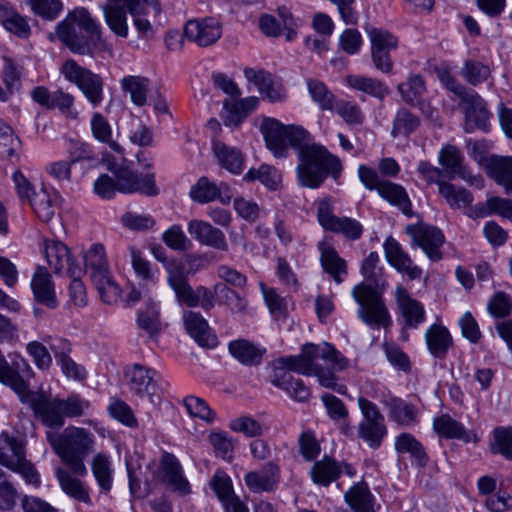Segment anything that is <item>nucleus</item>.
Segmentation results:
<instances>
[{
  "mask_svg": "<svg viewBox=\"0 0 512 512\" xmlns=\"http://www.w3.org/2000/svg\"><path fill=\"white\" fill-rule=\"evenodd\" d=\"M183 321L188 334L204 348H215L218 339L208 325L206 319L199 313L194 311H185L183 313Z\"/></svg>",
  "mask_w": 512,
  "mask_h": 512,
  "instance_id": "cd10ccee",
  "label": "nucleus"
},
{
  "mask_svg": "<svg viewBox=\"0 0 512 512\" xmlns=\"http://www.w3.org/2000/svg\"><path fill=\"white\" fill-rule=\"evenodd\" d=\"M425 340L429 352L438 359L445 358L453 344L449 330L441 324L431 325L425 333Z\"/></svg>",
  "mask_w": 512,
  "mask_h": 512,
  "instance_id": "4c0bfd02",
  "label": "nucleus"
},
{
  "mask_svg": "<svg viewBox=\"0 0 512 512\" xmlns=\"http://www.w3.org/2000/svg\"><path fill=\"white\" fill-rule=\"evenodd\" d=\"M244 75L249 82L257 86L260 94L270 102L284 99L285 91L282 85L273 79V76L264 70L245 68Z\"/></svg>",
  "mask_w": 512,
  "mask_h": 512,
  "instance_id": "c756f323",
  "label": "nucleus"
},
{
  "mask_svg": "<svg viewBox=\"0 0 512 512\" xmlns=\"http://www.w3.org/2000/svg\"><path fill=\"white\" fill-rule=\"evenodd\" d=\"M60 73L75 84L92 107H98L103 99V80L100 75L79 65L74 59H67L60 67Z\"/></svg>",
  "mask_w": 512,
  "mask_h": 512,
  "instance_id": "9d476101",
  "label": "nucleus"
},
{
  "mask_svg": "<svg viewBox=\"0 0 512 512\" xmlns=\"http://www.w3.org/2000/svg\"><path fill=\"white\" fill-rule=\"evenodd\" d=\"M101 300L107 304L116 303L121 295V289L112 279L110 273L92 280Z\"/></svg>",
  "mask_w": 512,
  "mask_h": 512,
  "instance_id": "0e129e2a",
  "label": "nucleus"
},
{
  "mask_svg": "<svg viewBox=\"0 0 512 512\" xmlns=\"http://www.w3.org/2000/svg\"><path fill=\"white\" fill-rule=\"evenodd\" d=\"M317 218L325 230L340 233L349 240H358L362 236L363 227L360 222L348 217L335 216L326 201L319 203Z\"/></svg>",
  "mask_w": 512,
  "mask_h": 512,
  "instance_id": "2eb2a0df",
  "label": "nucleus"
},
{
  "mask_svg": "<svg viewBox=\"0 0 512 512\" xmlns=\"http://www.w3.org/2000/svg\"><path fill=\"white\" fill-rule=\"evenodd\" d=\"M382 403L388 409L390 420L398 425L412 427L418 423V409L413 404L396 396H388Z\"/></svg>",
  "mask_w": 512,
  "mask_h": 512,
  "instance_id": "2f4dec72",
  "label": "nucleus"
},
{
  "mask_svg": "<svg viewBox=\"0 0 512 512\" xmlns=\"http://www.w3.org/2000/svg\"><path fill=\"white\" fill-rule=\"evenodd\" d=\"M347 84L358 91L364 92L377 99H384L390 93L389 87L377 78L360 75L347 76Z\"/></svg>",
  "mask_w": 512,
  "mask_h": 512,
  "instance_id": "c03bdc74",
  "label": "nucleus"
},
{
  "mask_svg": "<svg viewBox=\"0 0 512 512\" xmlns=\"http://www.w3.org/2000/svg\"><path fill=\"white\" fill-rule=\"evenodd\" d=\"M217 196H219L217 185L210 182L207 177H201L190 190L192 200L201 204L217 200Z\"/></svg>",
  "mask_w": 512,
  "mask_h": 512,
  "instance_id": "69168bd1",
  "label": "nucleus"
},
{
  "mask_svg": "<svg viewBox=\"0 0 512 512\" xmlns=\"http://www.w3.org/2000/svg\"><path fill=\"white\" fill-rule=\"evenodd\" d=\"M486 171L494 181L512 194V162H486Z\"/></svg>",
  "mask_w": 512,
  "mask_h": 512,
  "instance_id": "680f3d73",
  "label": "nucleus"
},
{
  "mask_svg": "<svg viewBox=\"0 0 512 512\" xmlns=\"http://www.w3.org/2000/svg\"><path fill=\"white\" fill-rule=\"evenodd\" d=\"M120 83L122 90L130 94L133 104L139 107L147 104V92L150 85L148 78L129 75L125 76Z\"/></svg>",
  "mask_w": 512,
  "mask_h": 512,
  "instance_id": "3c124183",
  "label": "nucleus"
},
{
  "mask_svg": "<svg viewBox=\"0 0 512 512\" xmlns=\"http://www.w3.org/2000/svg\"><path fill=\"white\" fill-rule=\"evenodd\" d=\"M91 130L93 136L100 142L107 143L115 152L122 154V147L112 140V129L105 117L96 112L91 119Z\"/></svg>",
  "mask_w": 512,
  "mask_h": 512,
  "instance_id": "13d9d810",
  "label": "nucleus"
},
{
  "mask_svg": "<svg viewBox=\"0 0 512 512\" xmlns=\"http://www.w3.org/2000/svg\"><path fill=\"white\" fill-rule=\"evenodd\" d=\"M307 86L310 96L322 110H331L334 108L335 97L323 82L310 79L307 81Z\"/></svg>",
  "mask_w": 512,
  "mask_h": 512,
  "instance_id": "338daca9",
  "label": "nucleus"
},
{
  "mask_svg": "<svg viewBox=\"0 0 512 512\" xmlns=\"http://www.w3.org/2000/svg\"><path fill=\"white\" fill-rule=\"evenodd\" d=\"M167 281L175 293L177 302L187 307H201L204 311H210L215 306L213 291L199 285L195 289L189 284L188 278L183 272V267L178 266L168 269Z\"/></svg>",
  "mask_w": 512,
  "mask_h": 512,
  "instance_id": "6e6552de",
  "label": "nucleus"
},
{
  "mask_svg": "<svg viewBox=\"0 0 512 512\" xmlns=\"http://www.w3.org/2000/svg\"><path fill=\"white\" fill-rule=\"evenodd\" d=\"M55 476L61 490L68 497L75 501L84 503L87 506H93L89 487L85 482L78 478L80 475L73 473L69 468L65 469L57 467L55 469Z\"/></svg>",
  "mask_w": 512,
  "mask_h": 512,
  "instance_id": "a878e982",
  "label": "nucleus"
},
{
  "mask_svg": "<svg viewBox=\"0 0 512 512\" xmlns=\"http://www.w3.org/2000/svg\"><path fill=\"white\" fill-rule=\"evenodd\" d=\"M159 480L168 485L172 491L180 495H187L191 492V487L184 476L182 466L175 455L169 452H163L159 461L158 469Z\"/></svg>",
  "mask_w": 512,
  "mask_h": 512,
  "instance_id": "f3484780",
  "label": "nucleus"
},
{
  "mask_svg": "<svg viewBox=\"0 0 512 512\" xmlns=\"http://www.w3.org/2000/svg\"><path fill=\"white\" fill-rule=\"evenodd\" d=\"M0 23L3 28L21 39H27L31 35V27L12 4L6 0H0Z\"/></svg>",
  "mask_w": 512,
  "mask_h": 512,
  "instance_id": "72a5a7b5",
  "label": "nucleus"
},
{
  "mask_svg": "<svg viewBox=\"0 0 512 512\" xmlns=\"http://www.w3.org/2000/svg\"><path fill=\"white\" fill-rule=\"evenodd\" d=\"M230 354L246 366H257L261 363L265 350H262L247 340L231 341L228 345Z\"/></svg>",
  "mask_w": 512,
  "mask_h": 512,
  "instance_id": "a19ab883",
  "label": "nucleus"
},
{
  "mask_svg": "<svg viewBox=\"0 0 512 512\" xmlns=\"http://www.w3.org/2000/svg\"><path fill=\"white\" fill-rule=\"evenodd\" d=\"M22 145L19 138L13 135L12 129L0 119V158H19Z\"/></svg>",
  "mask_w": 512,
  "mask_h": 512,
  "instance_id": "6e6d98bb",
  "label": "nucleus"
},
{
  "mask_svg": "<svg viewBox=\"0 0 512 512\" xmlns=\"http://www.w3.org/2000/svg\"><path fill=\"white\" fill-rule=\"evenodd\" d=\"M397 90L406 104L417 105L426 91L425 80L420 74L410 73L404 82L398 84Z\"/></svg>",
  "mask_w": 512,
  "mask_h": 512,
  "instance_id": "49530a36",
  "label": "nucleus"
},
{
  "mask_svg": "<svg viewBox=\"0 0 512 512\" xmlns=\"http://www.w3.org/2000/svg\"><path fill=\"white\" fill-rule=\"evenodd\" d=\"M244 481L253 493L272 492L280 481V468L275 462L269 461L260 470L248 472Z\"/></svg>",
  "mask_w": 512,
  "mask_h": 512,
  "instance_id": "b1692460",
  "label": "nucleus"
},
{
  "mask_svg": "<svg viewBox=\"0 0 512 512\" xmlns=\"http://www.w3.org/2000/svg\"><path fill=\"white\" fill-rule=\"evenodd\" d=\"M31 11L45 21H54L63 11L62 0H27Z\"/></svg>",
  "mask_w": 512,
  "mask_h": 512,
  "instance_id": "052dcab7",
  "label": "nucleus"
},
{
  "mask_svg": "<svg viewBox=\"0 0 512 512\" xmlns=\"http://www.w3.org/2000/svg\"><path fill=\"white\" fill-rule=\"evenodd\" d=\"M365 30L371 42V50L392 51L397 49L398 39L389 31L372 26H366Z\"/></svg>",
  "mask_w": 512,
  "mask_h": 512,
  "instance_id": "e2e57ef3",
  "label": "nucleus"
},
{
  "mask_svg": "<svg viewBox=\"0 0 512 512\" xmlns=\"http://www.w3.org/2000/svg\"><path fill=\"white\" fill-rule=\"evenodd\" d=\"M244 75L249 82L257 86L260 94L270 102L284 99L285 91L282 85L273 79V76L264 70L245 68Z\"/></svg>",
  "mask_w": 512,
  "mask_h": 512,
  "instance_id": "7c9ffc66",
  "label": "nucleus"
},
{
  "mask_svg": "<svg viewBox=\"0 0 512 512\" xmlns=\"http://www.w3.org/2000/svg\"><path fill=\"white\" fill-rule=\"evenodd\" d=\"M56 35L72 53L92 55L104 43L102 27L84 7L70 11L56 26Z\"/></svg>",
  "mask_w": 512,
  "mask_h": 512,
  "instance_id": "7ed1b4c3",
  "label": "nucleus"
},
{
  "mask_svg": "<svg viewBox=\"0 0 512 512\" xmlns=\"http://www.w3.org/2000/svg\"><path fill=\"white\" fill-rule=\"evenodd\" d=\"M352 297L359 305L357 316L366 325L386 328L392 324L384 299L375 288L365 283L357 284L352 289Z\"/></svg>",
  "mask_w": 512,
  "mask_h": 512,
  "instance_id": "423d86ee",
  "label": "nucleus"
},
{
  "mask_svg": "<svg viewBox=\"0 0 512 512\" xmlns=\"http://www.w3.org/2000/svg\"><path fill=\"white\" fill-rule=\"evenodd\" d=\"M243 180H259L268 189L275 191L281 186L282 176L274 166L262 164L259 169H249V171L244 175Z\"/></svg>",
  "mask_w": 512,
  "mask_h": 512,
  "instance_id": "5fc2aeb1",
  "label": "nucleus"
},
{
  "mask_svg": "<svg viewBox=\"0 0 512 512\" xmlns=\"http://www.w3.org/2000/svg\"><path fill=\"white\" fill-rule=\"evenodd\" d=\"M0 464L20 474L28 484L40 485V475L26 459L23 442L7 432L0 434Z\"/></svg>",
  "mask_w": 512,
  "mask_h": 512,
  "instance_id": "0eeeda50",
  "label": "nucleus"
},
{
  "mask_svg": "<svg viewBox=\"0 0 512 512\" xmlns=\"http://www.w3.org/2000/svg\"><path fill=\"white\" fill-rule=\"evenodd\" d=\"M35 299L48 308L57 307V300L51 276L45 267H38L31 281Z\"/></svg>",
  "mask_w": 512,
  "mask_h": 512,
  "instance_id": "e433bc0d",
  "label": "nucleus"
},
{
  "mask_svg": "<svg viewBox=\"0 0 512 512\" xmlns=\"http://www.w3.org/2000/svg\"><path fill=\"white\" fill-rule=\"evenodd\" d=\"M378 193L390 204L398 207L406 216L411 217L413 215L411 201L402 186L386 181L381 185Z\"/></svg>",
  "mask_w": 512,
  "mask_h": 512,
  "instance_id": "de8ad7c7",
  "label": "nucleus"
},
{
  "mask_svg": "<svg viewBox=\"0 0 512 512\" xmlns=\"http://www.w3.org/2000/svg\"><path fill=\"white\" fill-rule=\"evenodd\" d=\"M341 474V468L336 461L328 457L314 463L311 469V477L314 483L328 486Z\"/></svg>",
  "mask_w": 512,
  "mask_h": 512,
  "instance_id": "864d4df0",
  "label": "nucleus"
},
{
  "mask_svg": "<svg viewBox=\"0 0 512 512\" xmlns=\"http://www.w3.org/2000/svg\"><path fill=\"white\" fill-rule=\"evenodd\" d=\"M107 169L115 176L121 193H140L149 197L159 194L154 174H139L133 168V162H108Z\"/></svg>",
  "mask_w": 512,
  "mask_h": 512,
  "instance_id": "9b49d317",
  "label": "nucleus"
},
{
  "mask_svg": "<svg viewBox=\"0 0 512 512\" xmlns=\"http://www.w3.org/2000/svg\"><path fill=\"white\" fill-rule=\"evenodd\" d=\"M137 325L150 339H156L162 329L159 307L154 302H149L144 310L138 312Z\"/></svg>",
  "mask_w": 512,
  "mask_h": 512,
  "instance_id": "8fccbe9b",
  "label": "nucleus"
},
{
  "mask_svg": "<svg viewBox=\"0 0 512 512\" xmlns=\"http://www.w3.org/2000/svg\"><path fill=\"white\" fill-rule=\"evenodd\" d=\"M349 360L331 344L306 343L299 355L285 356L276 360L275 368L305 376H316L321 386L339 394L346 393V386L338 384L335 373L348 367Z\"/></svg>",
  "mask_w": 512,
  "mask_h": 512,
  "instance_id": "f257e3e1",
  "label": "nucleus"
},
{
  "mask_svg": "<svg viewBox=\"0 0 512 512\" xmlns=\"http://www.w3.org/2000/svg\"><path fill=\"white\" fill-rule=\"evenodd\" d=\"M493 454H500L507 460H512V427H496L493 430V441L490 444Z\"/></svg>",
  "mask_w": 512,
  "mask_h": 512,
  "instance_id": "bf43d9fd",
  "label": "nucleus"
},
{
  "mask_svg": "<svg viewBox=\"0 0 512 512\" xmlns=\"http://www.w3.org/2000/svg\"><path fill=\"white\" fill-rule=\"evenodd\" d=\"M244 75L249 82L257 86L260 94L270 102L284 99L285 91L282 85L273 79V76L264 70L245 68Z\"/></svg>",
  "mask_w": 512,
  "mask_h": 512,
  "instance_id": "c85d7f7f",
  "label": "nucleus"
},
{
  "mask_svg": "<svg viewBox=\"0 0 512 512\" xmlns=\"http://www.w3.org/2000/svg\"><path fill=\"white\" fill-rule=\"evenodd\" d=\"M406 233L411 236L413 245L420 247L431 261L443 258L441 247L445 237L439 228L424 223L412 224L406 227Z\"/></svg>",
  "mask_w": 512,
  "mask_h": 512,
  "instance_id": "4468645a",
  "label": "nucleus"
},
{
  "mask_svg": "<svg viewBox=\"0 0 512 512\" xmlns=\"http://www.w3.org/2000/svg\"><path fill=\"white\" fill-rule=\"evenodd\" d=\"M435 431L449 439H459L466 443L477 442L478 438L472 431L466 428L458 421L454 420L449 415H441L434 420Z\"/></svg>",
  "mask_w": 512,
  "mask_h": 512,
  "instance_id": "58836bf2",
  "label": "nucleus"
},
{
  "mask_svg": "<svg viewBox=\"0 0 512 512\" xmlns=\"http://www.w3.org/2000/svg\"><path fill=\"white\" fill-rule=\"evenodd\" d=\"M420 125L419 118L406 108L397 111L394 120L391 135L393 137H408Z\"/></svg>",
  "mask_w": 512,
  "mask_h": 512,
  "instance_id": "4d7b16f0",
  "label": "nucleus"
},
{
  "mask_svg": "<svg viewBox=\"0 0 512 512\" xmlns=\"http://www.w3.org/2000/svg\"><path fill=\"white\" fill-rule=\"evenodd\" d=\"M87 271H90L91 280L109 274L105 248L102 244H94L84 255Z\"/></svg>",
  "mask_w": 512,
  "mask_h": 512,
  "instance_id": "603ef678",
  "label": "nucleus"
},
{
  "mask_svg": "<svg viewBox=\"0 0 512 512\" xmlns=\"http://www.w3.org/2000/svg\"><path fill=\"white\" fill-rule=\"evenodd\" d=\"M271 383L286 391L291 398L298 402H305L311 396L309 387L301 379L295 378L290 372L281 368H274Z\"/></svg>",
  "mask_w": 512,
  "mask_h": 512,
  "instance_id": "f704fd0d",
  "label": "nucleus"
},
{
  "mask_svg": "<svg viewBox=\"0 0 512 512\" xmlns=\"http://www.w3.org/2000/svg\"><path fill=\"white\" fill-rule=\"evenodd\" d=\"M46 438L54 452L73 473L87 474L84 459L93 445V436L84 428L70 426L61 433L47 432Z\"/></svg>",
  "mask_w": 512,
  "mask_h": 512,
  "instance_id": "20e7f679",
  "label": "nucleus"
},
{
  "mask_svg": "<svg viewBox=\"0 0 512 512\" xmlns=\"http://www.w3.org/2000/svg\"><path fill=\"white\" fill-rule=\"evenodd\" d=\"M45 258L54 273H60L63 269L69 277L81 275V268L74 264L68 247L60 241H45Z\"/></svg>",
  "mask_w": 512,
  "mask_h": 512,
  "instance_id": "393cba45",
  "label": "nucleus"
},
{
  "mask_svg": "<svg viewBox=\"0 0 512 512\" xmlns=\"http://www.w3.org/2000/svg\"><path fill=\"white\" fill-rule=\"evenodd\" d=\"M358 404L363 414V420L358 426V436L367 442L371 448L376 449L381 445L387 434L384 416L379 408L368 399L360 397Z\"/></svg>",
  "mask_w": 512,
  "mask_h": 512,
  "instance_id": "f8f14e48",
  "label": "nucleus"
},
{
  "mask_svg": "<svg viewBox=\"0 0 512 512\" xmlns=\"http://www.w3.org/2000/svg\"><path fill=\"white\" fill-rule=\"evenodd\" d=\"M213 293H219L222 303L231 313L244 314L248 309V300L244 292L233 289L225 284L216 283L213 287Z\"/></svg>",
  "mask_w": 512,
  "mask_h": 512,
  "instance_id": "09e8293b",
  "label": "nucleus"
},
{
  "mask_svg": "<svg viewBox=\"0 0 512 512\" xmlns=\"http://www.w3.org/2000/svg\"><path fill=\"white\" fill-rule=\"evenodd\" d=\"M129 388L137 396L148 397L150 402L156 404L161 400V387L159 374L156 370L141 364H134L127 372Z\"/></svg>",
  "mask_w": 512,
  "mask_h": 512,
  "instance_id": "ddd939ff",
  "label": "nucleus"
},
{
  "mask_svg": "<svg viewBox=\"0 0 512 512\" xmlns=\"http://www.w3.org/2000/svg\"><path fill=\"white\" fill-rule=\"evenodd\" d=\"M92 474L102 494H107L113 487V474L111 461L105 454H97L91 462Z\"/></svg>",
  "mask_w": 512,
  "mask_h": 512,
  "instance_id": "79ce46f5",
  "label": "nucleus"
},
{
  "mask_svg": "<svg viewBox=\"0 0 512 512\" xmlns=\"http://www.w3.org/2000/svg\"><path fill=\"white\" fill-rule=\"evenodd\" d=\"M187 231L198 243L220 251H228L224 233L209 222L193 219L188 222Z\"/></svg>",
  "mask_w": 512,
  "mask_h": 512,
  "instance_id": "5701e85b",
  "label": "nucleus"
},
{
  "mask_svg": "<svg viewBox=\"0 0 512 512\" xmlns=\"http://www.w3.org/2000/svg\"><path fill=\"white\" fill-rule=\"evenodd\" d=\"M22 402L31 404L35 416L43 425L52 429H59L64 425L65 417L62 411L61 399L43 393H32L27 400Z\"/></svg>",
  "mask_w": 512,
  "mask_h": 512,
  "instance_id": "dca6fc26",
  "label": "nucleus"
},
{
  "mask_svg": "<svg viewBox=\"0 0 512 512\" xmlns=\"http://www.w3.org/2000/svg\"><path fill=\"white\" fill-rule=\"evenodd\" d=\"M260 131L276 158L288 157L293 148L298 152L299 160H338L300 125H284L275 118L266 117L261 122Z\"/></svg>",
  "mask_w": 512,
  "mask_h": 512,
  "instance_id": "f03ea898",
  "label": "nucleus"
},
{
  "mask_svg": "<svg viewBox=\"0 0 512 512\" xmlns=\"http://www.w3.org/2000/svg\"><path fill=\"white\" fill-rule=\"evenodd\" d=\"M320 262L323 270L328 273L337 284L343 282L347 275V262L339 256L336 249L326 240L318 243Z\"/></svg>",
  "mask_w": 512,
  "mask_h": 512,
  "instance_id": "473e14b6",
  "label": "nucleus"
},
{
  "mask_svg": "<svg viewBox=\"0 0 512 512\" xmlns=\"http://www.w3.org/2000/svg\"><path fill=\"white\" fill-rule=\"evenodd\" d=\"M34 371L28 361L18 353L10 355L8 362L0 350V383L9 386L20 398L25 401L33 393L30 390V381Z\"/></svg>",
  "mask_w": 512,
  "mask_h": 512,
  "instance_id": "1a4fd4ad",
  "label": "nucleus"
},
{
  "mask_svg": "<svg viewBox=\"0 0 512 512\" xmlns=\"http://www.w3.org/2000/svg\"><path fill=\"white\" fill-rule=\"evenodd\" d=\"M395 449L398 453H408L419 467L428 463V455L423 445L410 433H401L395 440Z\"/></svg>",
  "mask_w": 512,
  "mask_h": 512,
  "instance_id": "a18cd8bd",
  "label": "nucleus"
},
{
  "mask_svg": "<svg viewBox=\"0 0 512 512\" xmlns=\"http://www.w3.org/2000/svg\"><path fill=\"white\" fill-rule=\"evenodd\" d=\"M443 167H432L429 162H420L418 170L430 182H435L439 186V193L446 199L447 203L455 209L468 207L473 202V195L465 188H456L446 180H451L456 176L463 180L470 179V173L467 171L463 162H440Z\"/></svg>",
  "mask_w": 512,
  "mask_h": 512,
  "instance_id": "39448f33",
  "label": "nucleus"
},
{
  "mask_svg": "<svg viewBox=\"0 0 512 512\" xmlns=\"http://www.w3.org/2000/svg\"><path fill=\"white\" fill-rule=\"evenodd\" d=\"M104 20L109 29L118 37H128V18L127 9L122 2L107 0V3L101 6Z\"/></svg>",
  "mask_w": 512,
  "mask_h": 512,
  "instance_id": "c9c22d12",
  "label": "nucleus"
},
{
  "mask_svg": "<svg viewBox=\"0 0 512 512\" xmlns=\"http://www.w3.org/2000/svg\"><path fill=\"white\" fill-rule=\"evenodd\" d=\"M385 256L388 262L400 273L408 276L410 280L420 279L422 269L414 265L411 257L402 249L401 245L393 237H388L384 244Z\"/></svg>",
  "mask_w": 512,
  "mask_h": 512,
  "instance_id": "412c9836",
  "label": "nucleus"
},
{
  "mask_svg": "<svg viewBox=\"0 0 512 512\" xmlns=\"http://www.w3.org/2000/svg\"><path fill=\"white\" fill-rule=\"evenodd\" d=\"M490 69L487 65L475 60L465 61L461 76L471 85L477 86L488 79Z\"/></svg>",
  "mask_w": 512,
  "mask_h": 512,
  "instance_id": "774afa93",
  "label": "nucleus"
},
{
  "mask_svg": "<svg viewBox=\"0 0 512 512\" xmlns=\"http://www.w3.org/2000/svg\"><path fill=\"white\" fill-rule=\"evenodd\" d=\"M58 200L59 195H51L47 190L41 189L37 194H34L29 204L37 218L44 223H48L55 216Z\"/></svg>",
  "mask_w": 512,
  "mask_h": 512,
  "instance_id": "37998d69",
  "label": "nucleus"
},
{
  "mask_svg": "<svg viewBox=\"0 0 512 512\" xmlns=\"http://www.w3.org/2000/svg\"><path fill=\"white\" fill-rule=\"evenodd\" d=\"M395 296L405 328L417 329L425 322L426 312L423 304L412 298L404 287H397Z\"/></svg>",
  "mask_w": 512,
  "mask_h": 512,
  "instance_id": "bb28decb",
  "label": "nucleus"
},
{
  "mask_svg": "<svg viewBox=\"0 0 512 512\" xmlns=\"http://www.w3.org/2000/svg\"><path fill=\"white\" fill-rule=\"evenodd\" d=\"M184 35L198 46L207 47L220 39L222 28L214 18L194 19L185 24Z\"/></svg>",
  "mask_w": 512,
  "mask_h": 512,
  "instance_id": "6ab92c4d",
  "label": "nucleus"
},
{
  "mask_svg": "<svg viewBox=\"0 0 512 512\" xmlns=\"http://www.w3.org/2000/svg\"><path fill=\"white\" fill-rule=\"evenodd\" d=\"M344 500L354 512H375V498L365 482L354 484L345 493Z\"/></svg>",
  "mask_w": 512,
  "mask_h": 512,
  "instance_id": "ea45409f",
  "label": "nucleus"
},
{
  "mask_svg": "<svg viewBox=\"0 0 512 512\" xmlns=\"http://www.w3.org/2000/svg\"><path fill=\"white\" fill-rule=\"evenodd\" d=\"M210 486L222 503L225 512H249L246 505L235 495L230 477L222 470L213 475Z\"/></svg>",
  "mask_w": 512,
  "mask_h": 512,
  "instance_id": "4be33fe9",
  "label": "nucleus"
},
{
  "mask_svg": "<svg viewBox=\"0 0 512 512\" xmlns=\"http://www.w3.org/2000/svg\"><path fill=\"white\" fill-rule=\"evenodd\" d=\"M341 162H300L297 167L299 182L302 186L317 188L328 175L339 177Z\"/></svg>",
  "mask_w": 512,
  "mask_h": 512,
  "instance_id": "a211bd4d",
  "label": "nucleus"
},
{
  "mask_svg": "<svg viewBox=\"0 0 512 512\" xmlns=\"http://www.w3.org/2000/svg\"><path fill=\"white\" fill-rule=\"evenodd\" d=\"M461 103L465 104V131L473 132L476 129L486 131L491 114L487 109L486 102L478 93L471 90V93L465 96Z\"/></svg>",
  "mask_w": 512,
  "mask_h": 512,
  "instance_id": "aec40b11",
  "label": "nucleus"
}]
</instances>
